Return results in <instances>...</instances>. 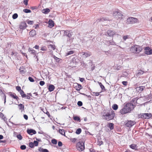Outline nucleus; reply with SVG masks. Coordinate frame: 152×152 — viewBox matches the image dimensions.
I'll use <instances>...</instances> for the list:
<instances>
[{
	"mask_svg": "<svg viewBox=\"0 0 152 152\" xmlns=\"http://www.w3.org/2000/svg\"><path fill=\"white\" fill-rule=\"evenodd\" d=\"M109 20V18L107 17H103L100 18V21H108Z\"/></svg>",
	"mask_w": 152,
	"mask_h": 152,
	"instance_id": "obj_27",
	"label": "nucleus"
},
{
	"mask_svg": "<svg viewBox=\"0 0 152 152\" xmlns=\"http://www.w3.org/2000/svg\"><path fill=\"white\" fill-rule=\"evenodd\" d=\"M152 116V115L151 113H143L141 115L140 117L141 118L145 119H149Z\"/></svg>",
	"mask_w": 152,
	"mask_h": 152,
	"instance_id": "obj_8",
	"label": "nucleus"
},
{
	"mask_svg": "<svg viewBox=\"0 0 152 152\" xmlns=\"http://www.w3.org/2000/svg\"><path fill=\"white\" fill-rule=\"evenodd\" d=\"M77 104L78 106H81L82 105L83 103L81 101H79L77 102Z\"/></svg>",
	"mask_w": 152,
	"mask_h": 152,
	"instance_id": "obj_54",
	"label": "nucleus"
},
{
	"mask_svg": "<svg viewBox=\"0 0 152 152\" xmlns=\"http://www.w3.org/2000/svg\"><path fill=\"white\" fill-rule=\"evenodd\" d=\"M122 84L125 86H127L128 84V82L127 81H123V82H122Z\"/></svg>",
	"mask_w": 152,
	"mask_h": 152,
	"instance_id": "obj_53",
	"label": "nucleus"
},
{
	"mask_svg": "<svg viewBox=\"0 0 152 152\" xmlns=\"http://www.w3.org/2000/svg\"><path fill=\"white\" fill-rule=\"evenodd\" d=\"M9 96L12 98L15 99L16 100L18 101L19 99L18 97L16 95V94L12 92H10L9 93Z\"/></svg>",
	"mask_w": 152,
	"mask_h": 152,
	"instance_id": "obj_10",
	"label": "nucleus"
},
{
	"mask_svg": "<svg viewBox=\"0 0 152 152\" xmlns=\"http://www.w3.org/2000/svg\"><path fill=\"white\" fill-rule=\"evenodd\" d=\"M34 145L35 146H37L38 145V142L36 141H34L33 142Z\"/></svg>",
	"mask_w": 152,
	"mask_h": 152,
	"instance_id": "obj_49",
	"label": "nucleus"
},
{
	"mask_svg": "<svg viewBox=\"0 0 152 152\" xmlns=\"http://www.w3.org/2000/svg\"><path fill=\"white\" fill-rule=\"evenodd\" d=\"M41 50L43 51H46L47 50V48L45 46H42L41 48Z\"/></svg>",
	"mask_w": 152,
	"mask_h": 152,
	"instance_id": "obj_34",
	"label": "nucleus"
},
{
	"mask_svg": "<svg viewBox=\"0 0 152 152\" xmlns=\"http://www.w3.org/2000/svg\"><path fill=\"white\" fill-rule=\"evenodd\" d=\"M0 143H5L6 142V141L5 140H0Z\"/></svg>",
	"mask_w": 152,
	"mask_h": 152,
	"instance_id": "obj_64",
	"label": "nucleus"
},
{
	"mask_svg": "<svg viewBox=\"0 0 152 152\" xmlns=\"http://www.w3.org/2000/svg\"><path fill=\"white\" fill-rule=\"evenodd\" d=\"M59 132L61 134L66 137L65 134V131L64 129H59Z\"/></svg>",
	"mask_w": 152,
	"mask_h": 152,
	"instance_id": "obj_25",
	"label": "nucleus"
},
{
	"mask_svg": "<svg viewBox=\"0 0 152 152\" xmlns=\"http://www.w3.org/2000/svg\"><path fill=\"white\" fill-rule=\"evenodd\" d=\"M23 96L22 98H25L26 97L27 99H30V97L27 94H24V95H23Z\"/></svg>",
	"mask_w": 152,
	"mask_h": 152,
	"instance_id": "obj_43",
	"label": "nucleus"
},
{
	"mask_svg": "<svg viewBox=\"0 0 152 152\" xmlns=\"http://www.w3.org/2000/svg\"><path fill=\"white\" fill-rule=\"evenodd\" d=\"M0 117L3 119L5 120V117L4 116V115L2 113L0 112Z\"/></svg>",
	"mask_w": 152,
	"mask_h": 152,
	"instance_id": "obj_38",
	"label": "nucleus"
},
{
	"mask_svg": "<svg viewBox=\"0 0 152 152\" xmlns=\"http://www.w3.org/2000/svg\"><path fill=\"white\" fill-rule=\"evenodd\" d=\"M26 27V23L25 22H23L21 23L20 26V28L21 29H25Z\"/></svg>",
	"mask_w": 152,
	"mask_h": 152,
	"instance_id": "obj_15",
	"label": "nucleus"
},
{
	"mask_svg": "<svg viewBox=\"0 0 152 152\" xmlns=\"http://www.w3.org/2000/svg\"><path fill=\"white\" fill-rule=\"evenodd\" d=\"M39 151L41 152H49L48 150L45 149H43L40 148L39 149Z\"/></svg>",
	"mask_w": 152,
	"mask_h": 152,
	"instance_id": "obj_26",
	"label": "nucleus"
},
{
	"mask_svg": "<svg viewBox=\"0 0 152 152\" xmlns=\"http://www.w3.org/2000/svg\"><path fill=\"white\" fill-rule=\"evenodd\" d=\"M27 131V133L31 135H32L33 134H35L36 133V131L33 129H28Z\"/></svg>",
	"mask_w": 152,
	"mask_h": 152,
	"instance_id": "obj_14",
	"label": "nucleus"
},
{
	"mask_svg": "<svg viewBox=\"0 0 152 152\" xmlns=\"http://www.w3.org/2000/svg\"><path fill=\"white\" fill-rule=\"evenodd\" d=\"M58 145L59 146H61L62 145V143L61 141H58Z\"/></svg>",
	"mask_w": 152,
	"mask_h": 152,
	"instance_id": "obj_59",
	"label": "nucleus"
},
{
	"mask_svg": "<svg viewBox=\"0 0 152 152\" xmlns=\"http://www.w3.org/2000/svg\"><path fill=\"white\" fill-rule=\"evenodd\" d=\"M34 48H35L36 49H39V46L38 45H36L34 47Z\"/></svg>",
	"mask_w": 152,
	"mask_h": 152,
	"instance_id": "obj_63",
	"label": "nucleus"
},
{
	"mask_svg": "<svg viewBox=\"0 0 152 152\" xmlns=\"http://www.w3.org/2000/svg\"><path fill=\"white\" fill-rule=\"evenodd\" d=\"M28 79L31 82H33L34 81V80L33 78L31 77H28Z\"/></svg>",
	"mask_w": 152,
	"mask_h": 152,
	"instance_id": "obj_48",
	"label": "nucleus"
},
{
	"mask_svg": "<svg viewBox=\"0 0 152 152\" xmlns=\"http://www.w3.org/2000/svg\"><path fill=\"white\" fill-rule=\"evenodd\" d=\"M26 147L25 145H22L20 146V148L22 150H25L26 149Z\"/></svg>",
	"mask_w": 152,
	"mask_h": 152,
	"instance_id": "obj_51",
	"label": "nucleus"
},
{
	"mask_svg": "<svg viewBox=\"0 0 152 152\" xmlns=\"http://www.w3.org/2000/svg\"><path fill=\"white\" fill-rule=\"evenodd\" d=\"M19 92L20 93V94L21 95L22 97H23V95H24L25 94L23 91V90H22L20 91Z\"/></svg>",
	"mask_w": 152,
	"mask_h": 152,
	"instance_id": "obj_52",
	"label": "nucleus"
},
{
	"mask_svg": "<svg viewBox=\"0 0 152 152\" xmlns=\"http://www.w3.org/2000/svg\"><path fill=\"white\" fill-rule=\"evenodd\" d=\"M54 26L53 21L51 19H50L48 22V27L50 28H52Z\"/></svg>",
	"mask_w": 152,
	"mask_h": 152,
	"instance_id": "obj_16",
	"label": "nucleus"
},
{
	"mask_svg": "<svg viewBox=\"0 0 152 152\" xmlns=\"http://www.w3.org/2000/svg\"><path fill=\"white\" fill-rule=\"evenodd\" d=\"M130 148L134 150H137V146L135 144H132L129 146Z\"/></svg>",
	"mask_w": 152,
	"mask_h": 152,
	"instance_id": "obj_18",
	"label": "nucleus"
},
{
	"mask_svg": "<svg viewBox=\"0 0 152 152\" xmlns=\"http://www.w3.org/2000/svg\"><path fill=\"white\" fill-rule=\"evenodd\" d=\"M23 3L25 5H27L28 3V0H24Z\"/></svg>",
	"mask_w": 152,
	"mask_h": 152,
	"instance_id": "obj_58",
	"label": "nucleus"
},
{
	"mask_svg": "<svg viewBox=\"0 0 152 152\" xmlns=\"http://www.w3.org/2000/svg\"><path fill=\"white\" fill-rule=\"evenodd\" d=\"M142 50V49L141 46L134 45L130 48V51L132 53L138 54L141 52Z\"/></svg>",
	"mask_w": 152,
	"mask_h": 152,
	"instance_id": "obj_2",
	"label": "nucleus"
},
{
	"mask_svg": "<svg viewBox=\"0 0 152 152\" xmlns=\"http://www.w3.org/2000/svg\"><path fill=\"white\" fill-rule=\"evenodd\" d=\"M79 79H80V80L81 82H83L84 81V78H80V77L79 78Z\"/></svg>",
	"mask_w": 152,
	"mask_h": 152,
	"instance_id": "obj_61",
	"label": "nucleus"
},
{
	"mask_svg": "<svg viewBox=\"0 0 152 152\" xmlns=\"http://www.w3.org/2000/svg\"><path fill=\"white\" fill-rule=\"evenodd\" d=\"M143 72L142 70H140L138 72V74H140V75L141 74H143Z\"/></svg>",
	"mask_w": 152,
	"mask_h": 152,
	"instance_id": "obj_62",
	"label": "nucleus"
},
{
	"mask_svg": "<svg viewBox=\"0 0 152 152\" xmlns=\"http://www.w3.org/2000/svg\"><path fill=\"white\" fill-rule=\"evenodd\" d=\"M124 107L126 109H127L128 112L129 113L130 112L132 109H133L135 106L132 103H126L124 106Z\"/></svg>",
	"mask_w": 152,
	"mask_h": 152,
	"instance_id": "obj_6",
	"label": "nucleus"
},
{
	"mask_svg": "<svg viewBox=\"0 0 152 152\" xmlns=\"http://www.w3.org/2000/svg\"><path fill=\"white\" fill-rule=\"evenodd\" d=\"M16 89L19 92L22 90L21 87L19 86H17L16 87Z\"/></svg>",
	"mask_w": 152,
	"mask_h": 152,
	"instance_id": "obj_45",
	"label": "nucleus"
},
{
	"mask_svg": "<svg viewBox=\"0 0 152 152\" xmlns=\"http://www.w3.org/2000/svg\"><path fill=\"white\" fill-rule=\"evenodd\" d=\"M27 23L30 25H32L33 24L34 22L33 21L28 20L27 21Z\"/></svg>",
	"mask_w": 152,
	"mask_h": 152,
	"instance_id": "obj_46",
	"label": "nucleus"
},
{
	"mask_svg": "<svg viewBox=\"0 0 152 152\" xmlns=\"http://www.w3.org/2000/svg\"><path fill=\"white\" fill-rule=\"evenodd\" d=\"M125 124V126L127 127L130 128L136 124V122L134 121L128 120Z\"/></svg>",
	"mask_w": 152,
	"mask_h": 152,
	"instance_id": "obj_7",
	"label": "nucleus"
},
{
	"mask_svg": "<svg viewBox=\"0 0 152 152\" xmlns=\"http://www.w3.org/2000/svg\"><path fill=\"white\" fill-rule=\"evenodd\" d=\"M17 137L18 139H19L20 140H22V137L20 134L18 135L17 136Z\"/></svg>",
	"mask_w": 152,
	"mask_h": 152,
	"instance_id": "obj_47",
	"label": "nucleus"
},
{
	"mask_svg": "<svg viewBox=\"0 0 152 152\" xmlns=\"http://www.w3.org/2000/svg\"><path fill=\"white\" fill-rule=\"evenodd\" d=\"M128 37H129V36L127 35L126 36H124L123 37V38L124 40H126V39H128Z\"/></svg>",
	"mask_w": 152,
	"mask_h": 152,
	"instance_id": "obj_56",
	"label": "nucleus"
},
{
	"mask_svg": "<svg viewBox=\"0 0 152 152\" xmlns=\"http://www.w3.org/2000/svg\"><path fill=\"white\" fill-rule=\"evenodd\" d=\"M55 88L54 86L52 85H51L49 86L48 90L50 91H53Z\"/></svg>",
	"mask_w": 152,
	"mask_h": 152,
	"instance_id": "obj_23",
	"label": "nucleus"
},
{
	"mask_svg": "<svg viewBox=\"0 0 152 152\" xmlns=\"http://www.w3.org/2000/svg\"><path fill=\"white\" fill-rule=\"evenodd\" d=\"M75 88L77 91H78L82 89V86L80 84L77 83L76 85L75 86Z\"/></svg>",
	"mask_w": 152,
	"mask_h": 152,
	"instance_id": "obj_21",
	"label": "nucleus"
},
{
	"mask_svg": "<svg viewBox=\"0 0 152 152\" xmlns=\"http://www.w3.org/2000/svg\"><path fill=\"white\" fill-rule=\"evenodd\" d=\"M91 55V53L90 52L89 53H84L83 55H85L86 57L89 56Z\"/></svg>",
	"mask_w": 152,
	"mask_h": 152,
	"instance_id": "obj_36",
	"label": "nucleus"
},
{
	"mask_svg": "<svg viewBox=\"0 0 152 152\" xmlns=\"http://www.w3.org/2000/svg\"><path fill=\"white\" fill-rule=\"evenodd\" d=\"M73 119L75 121H80V118L79 117L77 116L74 117H73Z\"/></svg>",
	"mask_w": 152,
	"mask_h": 152,
	"instance_id": "obj_39",
	"label": "nucleus"
},
{
	"mask_svg": "<svg viewBox=\"0 0 152 152\" xmlns=\"http://www.w3.org/2000/svg\"><path fill=\"white\" fill-rule=\"evenodd\" d=\"M50 12V10L48 8H46L44 9L42 11V12L43 13L47 14Z\"/></svg>",
	"mask_w": 152,
	"mask_h": 152,
	"instance_id": "obj_24",
	"label": "nucleus"
},
{
	"mask_svg": "<svg viewBox=\"0 0 152 152\" xmlns=\"http://www.w3.org/2000/svg\"><path fill=\"white\" fill-rule=\"evenodd\" d=\"M54 58L58 62H59L60 61V60H61V59L57 58V57H56L55 56H54Z\"/></svg>",
	"mask_w": 152,
	"mask_h": 152,
	"instance_id": "obj_42",
	"label": "nucleus"
},
{
	"mask_svg": "<svg viewBox=\"0 0 152 152\" xmlns=\"http://www.w3.org/2000/svg\"><path fill=\"white\" fill-rule=\"evenodd\" d=\"M126 22L128 24H134L138 23L139 21L136 18L130 17L127 19Z\"/></svg>",
	"mask_w": 152,
	"mask_h": 152,
	"instance_id": "obj_5",
	"label": "nucleus"
},
{
	"mask_svg": "<svg viewBox=\"0 0 152 152\" xmlns=\"http://www.w3.org/2000/svg\"><path fill=\"white\" fill-rule=\"evenodd\" d=\"M76 148L80 151H82L85 149L84 142L80 141L76 145Z\"/></svg>",
	"mask_w": 152,
	"mask_h": 152,
	"instance_id": "obj_4",
	"label": "nucleus"
},
{
	"mask_svg": "<svg viewBox=\"0 0 152 152\" xmlns=\"http://www.w3.org/2000/svg\"><path fill=\"white\" fill-rule=\"evenodd\" d=\"M81 129L80 128H79L76 131V133L77 134H79L81 132Z\"/></svg>",
	"mask_w": 152,
	"mask_h": 152,
	"instance_id": "obj_37",
	"label": "nucleus"
},
{
	"mask_svg": "<svg viewBox=\"0 0 152 152\" xmlns=\"http://www.w3.org/2000/svg\"><path fill=\"white\" fill-rule=\"evenodd\" d=\"M23 11L24 12H25L26 13H31V11L30 10L28 9H26L23 10Z\"/></svg>",
	"mask_w": 152,
	"mask_h": 152,
	"instance_id": "obj_33",
	"label": "nucleus"
},
{
	"mask_svg": "<svg viewBox=\"0 0 152 152\" xmlns=\"http://www.w3.org/2000/svg\"><path fill=\"white\" fill-rule=\"evenodd\" d=\"M64 34L66 36L69 38H70L72 36L71 32H70V31L69 30H64Z\"/></svg>",
	"mask_w": 152,
	"mask_h": 152,
	"instance_id": "obj_11",
	"label": "nucleus"
},
{
	"mask_svg": "<svg viewBox=\"0 0 152 152\" xmlns=\"http://www.w3.org/2000/svg\"><path fill=\"white\" fill-rule=\"evenodd\" d=\"M77 139L75 138H71L70 139V140L73 142H75L77 140Z\"/></svg>",
	"mask_w": 152,
	"mask_h": 152,
	"instance_id": "obj_44",
	"label": "nucleus"
},
{
	"mask_svg": "<svg viewBox=\"0 0 152 152\" xmlns=\"http://www.w3.org/2000/svg\"><path fill=\"white\" fill-rule=\"evenodd\" d=\"M49 48H50L51 49L53 50H55L56 49V47L54 45L50 44L49 45Z\"/></svg>",
	"mask_w": 152,
	"mask_h": 152,
	"instance_id": "obj_32",
	"label": "nucleus"
},
{
	"mask_svg": "<svg viewBox=\"0 0 152 152\" xmlns=\"http://www.w3.org/2000/svg\"><path fill=\"white\" fill-rule=\"evenodd\" d=\"M18 17V15L17 13H15L12 16V18L13 19H15Z\"/></svg>",
	"mask_w": 152,
	"mask_h": 152,
	"instance_id": "obj_41",
	"label": "nucleus"
},
{
	"mask_svg": "<svg viewBox=\"0 0 152 152\" xmlns=\"http://www.w3.org/2000/svg\"><path fill=\"white\" fill-rule=\"evenodd\" d=\"M45 84V83L44 81H41L39 82V84L41 86H43Z\"/></svg>",
	"mask_w": 152,
	"mask_h": 152,
	"instance_id": "obj_55",
	"label": "nucleus"
},
{
	"mask_svg": "<svg viewBox=\"0 0 152 152\" xmlns=\"http://www.w3.org/2000/svg\"><path fill=\"white\" fill-rule=\"evenodd\" d=\"M145 53L148 55L152 54V49H151L148 47H146L145 49Z\"/></svg>",
	"mask_w": 152,
	"mask_h": 152,
	"instance_id": "obj_9",
	"label": "nucleus"
},
{
	"mask_svg": "<svg viewBox=\"0 0 152 152\" xmlns=\"http://www.w3.org/2000/svg\"><path fill=\"white\" fill-rule=\"evenodd\" d=\"M108 127L110 130L113 129L114 128V124L112 123H110L109 124Z\"/></svg>",
	"mask_w": 152,
	"mask_h": 152,
	"instance_id": "obj_31",
	"label": "nucleus"
},
{
	"mask_svg": "<svg viewBox=\"0 0 152 152\" xmlns=\"http://www.w3.org/2000/svg\"><path fill=\"white\" fill-rule=\"evenodd\" d=\"M107 33L109 36L112 37L115 34V32L114 31L110 30L107 31Z\"/></svg>",
	"mask_w": 152,
	"mask_h": 152,
	"instance_id": "obj_13",
	"label": "nucleus"
},
{
	"mask_svg": "<svg viewBox=\"0 0 152 152\" xmlns=\"http://www.w3.org/2000/svg\"><path fill=\"white\" fill-rule=\"evenodd\" d=\"M24 68L23 66L20 67L19 69V71L21 74H22L23 75L26 72V71H25L24 70Z\"/></svg>",
	"mask_w": 152,
	"mask_h": 152,
	"instance_id": "obj_20",
	"label": "nucleus"
},
{
	"mask_svg": "<svg viewBox=\"0 0 152 152\" xmlns=\"http://www.w3.org/2000/svg\"><path fill=\"white\" fill-rule=\"evenodd\" d=\"M34 143L32 142H30L29 143V146L31 148H33L34 147Z\"/></svg>",
	"mask_w": 152,
	"mask_h": 152,
	"instance_id": "obj_50",
	"label": "nucleus"
},
{
	"mask_svg": "<svg viewBox=\"0 0 152 152\" xmlns=\"http://www.w3.org/2000/svg\"><path fill=\"white\" fill-rule=\"evenodd\" d=\"M99 92H93V93L96 96H98L99 95Z\"/></svg>",
	"mask_w": 152,
	"mask_h": 152,
	"instance_id": "obj_57",
	"label": "nucleus"
},
{
	"mask_svg": "<svg viewBox=\"0 0 152 152\" xmlns=\"http://www.w3.org/2000/svg\"><path fill=\"white\" fill-rule=\"evenodd\" d=\"M23 117L26 120H27L28 119V116L26 115H23Z\"/></svg>",
	"mask_w": 152,
	"mask_h": 152,
	"instance_id": "obj_60",
	"label": "nucleus"
},
{
	"mask_svg": "<svg viewBox=\"0 0 152 152\" xmlns=\"http://www.w3.org/2000/svg\"><path fill=\"white\" fill-rule=\"evenodd\" d=\"M98 83L102 90L105 91V89L104 86L102 84L101 82H99Z\"/></svg>",
	"mask_w": 152,
	"mask_h": 152,
	"instance_id": "obj_30",
	"label": "nucleus"
},
{
	"mask_svg": "<svg viewBox=\"0 0 152 152\" xmlns=\"http://www.w3.org/2000/svg\"><path fill=\"white\" fill-rule=\"evenodd\" d=\"M19 109L21 112L24 110V106L22 104H20L18 105Z\"/></svg>",
	"mask_w": 152,
	"mask_h": 152,
	"instance_id": "obj_17",
	"label": "nucleus"
},
{
	"mask_svg": "<svg viewBox=\"0 0 152 152\" xmlns=\"http://www.w3.org/2000/svg\"><path fill=\"white\" fill-rule=\"evenodd\" d=\"M112 108L114 110H116L118 108V105L116 104H114L112 107Z\"/></svg>",
	"mask_w": 152,
	"mask_h": 152,
	"instance_id": "obj_28",
	"label": "nucleus"
},
{
	"mask_svg": "<svg viewBox=\"0 0 152 152\" xmlns=\"http://www.w3.org/2000/svg\"><path fill=\"white\" fill-rule=\"evenodd\" d=\"M127 109H126L124 107V106L123 108L121 109L120 111V113L122 115H124L128 113H129L127 111V110H126Z\"/></svg>",
	"mask_w": 152,
	"mask_h": 152,
	"instance_id": "obj_12",
	"label": "nucleus"
},
{
	"mask_svg": "<svg viewBox=\"0 0 152 152\" xmlns=\"http://www.w3.org/2000/svg\"><path fill=\"white\" fill-rule=\"evenodd\" d=\"M115 116L114 111L111 109H110L109 112L105 115H103L104 119L107 121H109L113 119Z\"/></svg>",
	"mask_w": 152,
	"mask_h": 152,
	"instance_id": "obj_1",
	"label": "nucleus"
},
{
	"mask_svg": "<svg viewBox=\"0 0 152 152\" xmlns=\"http://www.w3.org/2000/svg\"><path fill=\"white\" fill-rule=\"evenodd\" d=\"M29 34L31 37H33L36 35V32L34 30H31L29 32Z\"/></svg>",
	"mask_w": 152,
	"mask_h": 152,
	"instance_id": "obj_19",
	"label": "nucleus"
},
{
	"mask_svg": "<svg viewBox=\"0 0 152 152\" xmlns=\"http://www.w3.org/2000/svg\"><path fill=\"white\" fill-rule=\"evenodd\" d=\"M57 141L56 140L53 139L51 140V142L54 145H56L57 144Z\"/></svg>",
	"mask_w": 152,
	"mask_h": 152,
	"instance_id": "obj_35",
	"label": "nucleus"
},
{
	"mask_svg": "<svg viewBox=\"0 0 152 152\" xmlns=\"http://www.w3.org/2000/svg\"><path fill=\"white\" fill-rule=\"evenodd\" d=\"M113 17L117 20L121 19L122 18V15L120 11L118 10H115L113 11Z\"/></svg>",
	"mask_w": 152,
	"mask_h": 152,
	"instance_id": "obj_3",
	"label": "nucleus"
},
{
	"mask_svg": "<svg viewBox=\"0 0 152 152\" xmlns=\"http://www.w3.org/2000/svg\"><path fill=\"white\" fill-rule=\"evenodd\" d=\"M137 88H138V90L139 91H142L145 88V87L144 86H141Z\"/></svg>",
	"mask_w": 152,
	"mask_h": 152,
	"instance_id": "obj_29",
	"label": "nucleus"
},
{
	"mask_svg": "<svg viewBox=\"0 0 152 152\" xmlns=\"http://www.w3.org/2000/svg\"><path fill=\"white\" fill-rule=\"evenodd\" d=\"M28 51L29 52L33 54L34 55H36V51L31 48H29L28 49Z\"/></svg>",
	"mask_w": 152,
	"mask_h": 152,
	"instance_id": "obj_22",
	"label": "nucleus"
},
{
	"mask_svg": "<svg viewBox=\"0 0 152 152\" xmlns=\"http://www.w3.org/2000/svg\"><path fill=\"white\" fill-rule=\"evenodd\" d=\"M74 53V51L73 50H71L69 51L68 53H66V56H68L69 55L72 54Z\"/></svg>",
	"mask_w": 152,
	"mask_h": 152,
	"instance_id": "obj_40",
	"label": "nucleus"
}]
</instances>
